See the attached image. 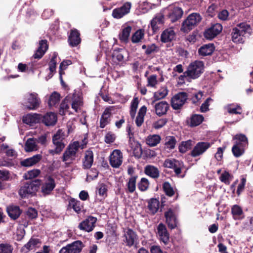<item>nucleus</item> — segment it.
Segmentation results:
<instances>
[{"label": "nucleus", "mask_w": 253, "mask_h": 253, "mask_svg": "<svg viewBox=\"0 0 253 253\" xmlns=\"http://www.w3.org/2000/svg\"><path fill=\"white\" fill-rule=\"evenodd\" d=\"M85 144L86 142L81 144L80 142L76 141L68 145L61 158L66 167H69L75 160L79 148L84 149Z\"/></svg>", "instance_id": "f257e3e1"}, {"label": "nucleus", "mask_w": 253, "mask_h": 253, "mask_svg": "<svg viewBox=\"0 0 253 253\" xmlns=\"http://www.w3.org/2000/svg\"><path fill=\"white\" fill-rule=\"evenodd\" d=\"M250 26L245 23H241L233 29L232 40L235 43H243L247 33L250 32Z\"/></svg>", "instance_id": "f03ea898"}, {"label": "nucleus", "mask_w": 253, "mask_h": 253, "mask_svg": "<svg viewBox=\"0 0 253 253\" xmlns=\"http://www.w3.org/2000/svg\"><path fill=\"white\" fill-rule=\"evenodd\" d=\"M202 16L199 13H192L188 15L183 22L181 31L188 33L195 27L202 20Z\"/></svg>", "instance_id": "7ed1b4c3"}, {"label": "nucleus", "mask_w": 253, "mask_h": 253, "mask_svg": "<svg viewBox=\"0 0 253 253\" xmlns=\"http://www.w3.org/2000/svg\"><path fill=\"white\" fill-rule=\"evenodd\" d=\"M38 96V94L35 92L27 93L24 96L23 106L29 110H36L41 103L40 99Z\"/></svg>", "instance_id": "20e7f679"}, {"label": "nucleus", "mask_w": 253, "mask_h": 253, "mask_svg": "<svg viewBox=\"0 0 253 253\" xmlns=\"http://www.w3.org/2000/svg\"><path fill=\"white\" fill-rule=\"evenodd\" d=\"M204 63L202 61H195L188 66L185 74L188 77L193 79L198 78L204 71Z\"/></svg>", "instance_id": "39448f33"}, {"label": "nucleus", "mask_w": 253, "mask_h": 253, "mask_svg": "<svg viewBox=\"0 0 253 253\" xmlns=\"http://www.w3.org/2000/svg\"><path fill=\"white\" fill-rule=\"evenodd\" d=\"M123 244L128 247L135 245L138 240V236L136 232L129 228H123L122 235Z\"/></svg>", "instance_id": "423d86ee"}, {"label": "nucleus", "mask_w": 253, "mask_h": 253, "mask_svg": "<svg viewBox=\"0 0 253 253\" xmlns=\"http://www.w3.org/2000/svg\"><path fill=\"white\" fill-rule=\"evenodd\" d=\"M83 243L79 240L62 247L59 253H80L84 248Z\"/></svg>", "instance_id": "0eeeda50"}, {"label": "nucleus", "mask_w": 253, "mask_h": 253, "mask_svg": "<svg viewBox=\"0 0 253 253\" xmlns=\"http://www.w3.org/2000/svg\"><path fill=\"white\" fill-rule=\"evenodd\" d=\"M187 97V94L183 92L176 94L171 99L172 107L175 110L179 109L185 104Z\"/></svg>", "instance_id": "6e6552de"}, {"label": "nucleus", "mask_w": 253, "mask_h": 253, "mask_svg": "<svg viewBox=\"0 0 253 253\" xmlns=\"http://www.w3.org/2000/svg\"><path fill=\"white\" fill-rule=\"evenodd\" d=\"M38 189V186L34 182L25 183L19 190V194L22 197H26L34 194Z\"/></svg>", "instance_id": "1a4fd4ad"}, {"label": "nucleus", "mask_w": 253, "mask_h": 253, "mask_svg": "<svg viewBox=\"0 0 253 253\" xmlns=\"http://www.w3.org/2000/svg\"><path fill=\"white\" fill-rule=\"evenodd\" d=\"M211 145L210 142L201 141L197 143L191 152L193 157H196L204 154Z\"/></svg>", "instance_id": "9d476101"}, {"label": "nucleus", "mask_w": 253, "mask_h": 253, "mask_svg": "<svg viewBox=\"0 0 253 253\" xmlns=\"http://www.w3.org/2000/svg\"><path fill=\"white\" fill-rule=\"evenodd\" d=\"M164 167L167 168L172 169L176 175L181 172V169L183 166L182 162L174 159H167L163 164Z\"/></svg>", "instance_id": "9b49d317"}, {"label": "nucleus", "mask_w": 253, "mask_h": 253, "mask_svg": "<svg viewBox=\"0 0 253 253\" xmlns=\"http://www.w3.org/2000/svg\"><path fill=\"white\" fill-rule=\"evenodd\" d=\"M97 218L92 216H88L79 225V228L83 231L89 232L93 230L95 227Z\"/></svg>", "instance_id": "f8f14e48"}, {"label": "nucleus", "mask_w": 253, "mask_h": 253, "mask_svg": "<svg viewBox=\"0 0 253 253\" xmlns=\"http://www.w3.org/2000/svg\"><path fill=\"white\" fill-rule=\"evenodd\" d=\"M131 6V3L129 2L125 3L121 7L115 8L113 10L112 16L116 19L122 18L129 12Z\"/></svg>", "instance_id": "ddd939ff"}, {"label": "nucleus", "mask_w": 253, "mask_h": 253, "mask_svg": "<svg viewBox=\"0 0 253 253\" xmlns=\"http://www.w3.org/2000/svg\"><path fill=\"white\" fill-rule=\"evenodd\" d=\"M111 166L115 168H119L123 162V154L119 150H114L110 156Z\"/></svg>", "instance_id": "4468645a"}, {"label": "nucleus", "mask_w": 253, "mask_h": 253, "mask_svg": "<svg viewBox=\"0 0 253 253\" xmlns=\"http://www.w3.org/2000/svg\"><path fill=\"white\" fill-rule=\"evenodd\" d=\"M222 27L221 24L216 23L207 29L204 32V37L208 40H212L222 31Z\"/></svg>", "instance_id": "2eb2a0df"}, {"label": "nucleus", "mask_w": 253, "mask_h": 253, "mask_svg": "<svg viewBox=\"0 0 253 253\" xmlns=\"http://www.w3.org/2000/svg\"><path fill=\"white\" fill-rule=\"evenodd\" d=\"M157 235L160 240L165 245H167L169 242V235L166 226L163 223H160L157 227Z\"/></svg>", "instance_id": "dca6fc26"}, {"label": "nucleus", "mask_w": 253, "mask_h": 253, "mask_svg": "<svg viewBox=\"0 0 253 253\" xmlns=\"http://www.w3.org/2000/svg\"><path fill=\"white\" fill-rule=\"evenodd\" d=\"M55 187L54 179L48 176L42 185L41 191L43 195L49 194Z\"/></svg>", "instance_id": "f3484780"}, {"label": "nucleus", "mask_w": 253, "mask_h": 253, "mask_svg": "<svg viewBox=\"0 0 253 253\" xmlns=\"http://www.w3.org/2000/svg\"><path fill=\"white\" fill-rule=\"evenodd\" d=\"M114 110V107L113 106L107 107L105 109L100 120V127L101 128L105 127L108 124H109L110 121V118L112 115V112Z\"/></svg>", "instance_id": "a211bd4d"}, {"label": "nucleus", "mask_w": 253, "mask_h": 253, "mask_svg": "<svg viewBox=\"0 0 253 253\" xmlns=\"http://www.w3.org/2000/svg\"><path fill=\"white\" fill-rule=\"evenodd\" d=\"M168 10L169 16L173 22L180 18L183 15L182 9L178 6L170 5L168 7Z\"/></svg>", "instance_id": "6ab92c4d"}, {"label": "nucleus", "mask_w": 253, "mask_h": 253, "mask_svg": "<svg viewBox=\"0 0 253 253\" xmlns=\"http://www.w3.org/2000/svg\"><path fill=\"white\" fill-rule=\"evenodd\" d=\"M69 100L71 98V106L76 112H78L83 105V99L80 93H74L71 97L68 96Z\"/></svg>", "instance_id": "aec40b11"}, {"label": "nucleus", "mask_w": 253, "mask_h": 253, "mask_svg": "<svg viewBox=\"0 0 253 253\" xmlns=\"http://www.w3.org/2000/svg\"><path fill=\"white\" fill-rule=\"evenodd\" d=\"M42 119V116L36 113H30L23 117V122L30 126L38 123Z\"/></svg>", "instance_id": "412c9836"}, {"label": "nucleus", "mask_w": 253, "mask_h": 253, "mask_svg": "<svg viewBox=\"0 0 253 253\" xmlns=\"http://www.w3.org/2000/svg\"><path fill=\"white\" fill-rule=\"evenodd\" d=\"M42 156L40 154H37L33 157L25 159L20 162V165L24 167H30L35 165L42 159Z\"/></svg>", "instance_id": "4be33fe9"}, {"label": "nucleus", "mask_w": 253, "mask_h": 253, "mask_svg": "<svg viewBox=\"0 0 253 253\" xmlns=\"http://www.w3.org/2000/svg\"><path fill=\"white\" fill-rule=\"evenodd\" d=\"M164 17L162 13L157 14L151 21V26L153 32H155L163 25Z\"/></svg>", "instance_id": "5701e85b"}, {"label": "nucleus", "mask_w": 253, "mask_h": 253, "mask_svg": "<svg viewBox=\"0 0 253 253\" xmlns=\"http://www.w3.org/2000/svg\"><path fill=\"white\" fill-rule=\"evenodd\" d=\"M93 162V152L90 150L86 151L83 160V167L85 169H89L92 165Z\"/></svg>", "instance_id": "b1692460"}, {"label": "nucleus", "mask_w": 253, "mask_h": 253, "mask_svg": "<svg viewBox=\"0 0 253 253\" xmlns=\"http://www.w3.org/2000/svg\"><path fill=\"white\" fill-rule=\"evenodd\" d=\"M48 48L46 40H41L39 42V46L36 50V53L33 56L35 59L41 58L44 54L45 52Z\"/></svg>", "instance_id": "393cba45"}, {"label": "nucleus", "mask_w": 253, "mask_h": 253, "mask_svg": "<svg viewBox=\"0 0 253 253\" xmlns=\"http://www.w3.org/2000/svg\"><path fill=\"white\" fill-rule=\"evenodd\" d=\"M165 216L169 227L174 229L176 226V219L173 211L169 209L165 212Z\"/></svg>", "instance_id": "a878e982"}, {"label": "nucleus", "mask_w": 253, "mask_h": 253, "mask_svg": "<svg viewBox=\"0 0 253 253\" xmlns=\"http://www.w3.org/2000/svg\"><path fill=\"white\" fill-rule=\"evenodd\" d=\"M132 30L131 26L127 24L124 25L122 28V31L119 34V39L121 42H127L128 41L130 32Z\"/></svg>", "instance_id": "bb28decb"}, {"label": "nucleus", "mask_w": 253, "mask_h": 253, "mask_svg": "<svg viewBox=\"0 0 253 253\" xmlns=\"http://www.w3.org/2000/svg\"><path fill=\"white\" fill-rule=\"evenodd\" d=\"M80 36V34L77 30H71L68 39L70 45L76 46L80 43L81 38Z\"/></svg>", "instance_id": "cd10ccee"}, {"label": "nucleus", "mask_w": 253, "mask_h": 253, "mask_svg": "<svg viewBox=\"0 0 253 253\" xmlns=\"http://www.w3.org/2000/svg\"><path fill=\"white\" fill-rule=\"evenodd\" d=\"M40 244L39 239L31 238L29 242L26 244L22 248V252L27 253L29 251L34 250L38 247Z\"/></svg>", "instance_id": "c85d7f7f"}, {"label": "nucleus", "mask_w": 253, "mask_h": 253, "mask_svg": "<svg viewBox=\"0 0 253 253\" xmlns=\"http://www.w3.org/2000/svg\"><path fill=\"white\" fill-rule=\"evenodd\" d=\"M215 49L213 43L206 44L200 47L198 50L199 55L206 56L211 55Z\"/></svg>", "instance_id": "c756f323"}, {"label": "nucleus", "mask_w": 253, "mask_h": 253, "mask_svg": "<svg viewBox=\"0 0 253 253\" xmlns=\"http://www.w3.org/2000/svg\"><path fill=\"white\" fill-rule=\"evenodd\" d=\"M169 108V104L166 101H161L155 105L156 113L157 115L161 116L166 114Z\"/></svg>", "instance_id": "7c9ffc66"}, {"label": "nucleus", "mask_w": 253, "mask_h": 253, "mask_svg": "<svg viewBox=\"0 0 253 253\" xmlns=\"http://www.w3.org/2000/svg\"><path fill=\"white\" fill-rule=\"evenodd\" d=\"M39 149L37 139L34 138H28L25 144V150L26 152L36 151Z\"/></svg>", "instance_id": "2f4dec72"}, {"label": "nucleus", "mask_w": 253, "mask_h": 253, "mask_svg": "<svg viewBox=\"0 0 253 253\" xmlns=\"http://www.w3.org/2000/svg\"><path fill=\"white\" fill-rule=\"evenodd\" d=\"M175 37V32L172 28L165 30L161 35V40L163 42H167L172 40Z\"/></svg>", "instance_id": "473e14b6"}, {"label": "nucleus", "mask_w": 253, "mask_h": 253, "mask_svg": "<svg viewBox=\"0 0 253 253\" xmlns=\"http://www.w3.org/2000/svg\"><path fill=\"white\" fill-rule=\"evenodd\" d=\"M42 118L43 122L46 126L54 125L57 121V116L53 112L47 113Z\"/></svg>", "instance_id": "72a5a7b5"}, {"label": "nucleus", "mask_w": 253, "mask_h": 253, "mask_svg": "<svg viewBox=\"0 0 253 253\" xmlns=\"http://www.w3.org/2000/svg\"><path fill=\"white\" fill-rule=\"evenodd\" d=\"M147 107L145 106L141 107L138 112V115L135 119V124L138 127L142 126L144 122V118L146 115Z\"/></svg>", "instance_id": "f704fd0d"}, {"label": "nucleus", "mask_w": 253, "mask_h": 253, "mask_svg": "<svg viewBox=\"0 0 253 253\" xmlns=\"http://www.w3.org/2000/svg\"><path fill=\"white\" fill-rule=\"evenodd\" d=\"M233 139L235 140L234 144L247 147L248 145V138L245 134H237L234 136Z\"/></svg>", "instance_id": "c9c22d12"}, {"label": "nucleus", "mask_w": 253, "mask_h": 253, "mask_svg": "<svg viewBox=\"0 0 253 253\" xmlns=\"http://www.w3.org/2000/svg\"><path fill=\"white\" fill-rule=\"evenodd\" d=\"M60 100V95L56 91H54L49 96L48 104L49 106H55L59 104Z\"/></svg>", "instance_id": "e433bc0d"}, {"label": "nucleus", "mask_w": 253, "mask_h": 253, "mask_svg": "<svg viewBox=\"0 0 253 253\" xmlns=\"http://www.w3.org/2000/svg\"><path fill=\"white\" fill-rule=\"evenodd\" d=\"M145 172L149 176L152 178H157L159 176V171L158 169L153 166H147L145 168Z\"/></svg>", "instance_id": "4c0bfd02"}, {"label": "nucleus", "mask_w": 253, "mask_h": 253, "mask_svg": "<svg viewBox=\"0 0 253 253\" xmlns=\"http://www.w3.org/2000/svg\"><path fill=\"white\" fill-rule=\"evenodd\" d=\"M161 138L159 135H149L146 139V143L151 147L156 146L160 143Z\"/></svg>", "instance_id": "58836bf2"}, {"label": "nucleus", "mask_w": 253, "mask_h": 253, "mask_svg": "<svg viewBox=\"0 0 253 253\" xmlns=\"http://www.w3.org/2000/svg\"><path fill=\"white\" fill-rule=\"evenodd\" d=\"M7 211L9 216L14 219L17 218L21 213L20 210L17 206H9L7 209Z\"/></svg>", "instance_id": "ea45409f"}, {"label": "nucleus", "mask_w": 253, "mask_h": 253, "mask_svg": "<svg viewBox=\"0 0 253 253\" xmlns=\"http://www.w3.org/2000/svg\"><path fill=\"white\" fill-rule=\"evenodd\" d=\"M145 32L143 29L137 30L131 37V42L133 43H138L142 41L144 37Z\"/></svg>", "instance_id": "a19ab883"}, {"label": "nucleus", "mask_w": 253, "mask_h": 253, "mask_svg": "<svg viewBox=\"0 0 253 253\" xmlns=\"http://www.w3.org/2000/svg\"><path fill=\"white\" fill-rule=\"evenodd\" d=\"M231 212L234 219L239 220L243 218V212L242 209L238 205H234L231 209Z\"/></svg>", "instance_id": "79ce46f5"}, {"label": "nucleus", "mask_w": 253, "mask_h": 253, "mask_svg": "<svg viewBox=\"0 0 253 253\" xmlns=\"http://www.w3.org/2000/svg\"><path fill=\"white\" fill-rule=\"evenodd\" d=\"M1 150L3 151L7 157L14 159L17 156V153L16 151L13 149L9 148L8 146L6 144L1 145Z\"/></svg>", "instance_id": "37998d69"}, {"label": "nucleus", "mask_w": 253, "mask_h": 253, "mask_svg": "<svg viewBox=\"0 0 253 253\" xmlns=\"http://www.w3.org/2000/svg\"><path fill=\"white\" fill-rule=\"evenodd\" d=\"M168 93V89L167 87H162L159 90L154 94V98L156 100L164 98Z\"/></svg>", "instance_id": "c03bdc74"}, {"label": "nucleus", "mask_w": 253, "mask_h": 253, "mask_svg": "<svg viewBox=\"0 0 253 253\" xmlns=\"http://www.w3.org/2000/svg\"><path fill=\"white\" fill-rule=\"evenodd\" d=\"M159 208V201L156 199H151L148 203V209L152 214L155 213Z\"/></svg>", "instance_id": "a18cd8bd"}, {"label": "nucleus", "mask_w": 253, "mask_h": 253, "mask_svg": "<svg viewBox=\"0 0 253 253\" xmlns=\"http://www.w3.org/2000/svg\"><path fill=\"white\" fill-rule=\"evenodd\" d=\"M246 147L242 145L234 144L232 147V152L235 157H239L244 153Z\"/></svg>", "instance_id": "49530a36"}, {"label": "nucleus", "mask_w": 253, "mask_h": 253, "mask_svg": "<svg viewBox=\"0 0 253 253\" xmlns=\"http://www.w3.org/2000/svg\"><path fill=\"white\" fill-rule=\"evenodd\" d=\"M57 56V53L54 52L53 53V56L51 58L49 63V70L50 71V74L48 76V79H50L52 76V73L55 71L56 69V59Z\"/></svg>", "instance_id": "de8ad7c7"}, {"label": "nucleus", "mask_w": 253, "mask_h": 253, "mask_svg": "<svg viewBox=\"0 0 253 253\" xmlns=\"http://www.w3.org/2000/svg\"><path fill=\"white\" fill-rule=\"evenodd\" d=\"M69 205L77 212L81 211L83 208L80 201L75 199H71L70 200Z\"/></svg>", "instance_id": "09e8293b"}, {"label": "nucleus", "mask_w": 253, "mask_h": 253, "mask_svg": "<svg viewBox=\"0 0 253 253\" xmlns=\"http://www.w3.org/2000/svg\"><path fill=\"white\" fill-rule=\"evenodd\" d=\"M192 145V141L191 140H188L186 141H183L179 146V151L181 153H184L188 149H190L191 148Z\"/></svg>", "instance_id": "8fccbe9b"}, {"label": "nucleus", "mask_w": 253, "mask_h": 253, "mask_svg": "<svg viewBox=\"0 0 253 253\" xmlns=\"http://www.w3.org/2000/svg\"><path fill=\"white\" fill-rule=\"evenodd\" d=\"M204 120V117L201 115H193L191 118L190 126H192L199 125Z\"/></svg>", "instance_id": "3c124183"}, {"label": "nucleus", "mask_w": 253, "mask_h": 253, "mask_svg": "<svg viewBox=\"0 0 253 253\" xmlns=\"http://www.w3.org/2000/svg\"><path fill=\"white\" fill-rule=\"evenodd\" d=\"M176 143V139L173 136H168L165 140V145L169 149H173L174 148Z\"/></svg>", "instance_id": "603ef678"}, {"label": "nucleus", "mask_w": 253, "mask_h": 253, "mask_svg": "<svg viewBox=\"0 0 253 253\" xmlns=\"http://www.w3.org/2000/svg\"><path fill=\"white\" fill-rule=\"evenodd\" d=\"M136 179L135 176L131 177L126 184L127 186V191L129 193H133L136 188Z\"/></svg>", "instance_id": "864d4df0"}, {"label": "nucleus", "mask_w": 253, "mask_h": 253, "mask_svg": "<svg viewBox=\"0 0 253 253\" xmlns=\"http://www.w3.org/2000/svg\"><path fill=\"white\" fill-rule=\"evenodd\" d=\"M13 248L12 245L8 243H1L0 244V253H12Z\"/></svg>", "instance_id": "5fc2aeb1"}, {"label": "nucleus", "mask_w": 253, "mask_h": 253, "mask_svg": "<svg viewBox=\"0 0 253 253\" xmlns=\"http://www.w3.org/2000/svg\"><path fill=\"white\" fill-rule=\"evenodd\" d=\"M227 110L230 114H241V108L240 106L230 104L226 107Z\"/></svg>", "instance_id": "6e6d98bb"}, {"label": "nucleus", "mask_w": 253, "mask_h": 253, "mask_svg": "<svg viewBox=\"0 0 253 253\" xmlns=\"http://www.w3.org/2000/svg\"><path fill=\"white\" fill-rule=\"evenodd\" d=\"M142 49H145V53L147 55H149L155 52L157 50V47L155 44H151L149 45H143Z\"/></svg>", "instance_id": "4d7b16f0"}, {"label": "nucleus", "mask_w": 253, "mask_h": 253, "mask_svg": "<svg viewBox=\"0 0 253 253\" xmlns=\"http://www.w3.org/2000/svg\"><path fill=\"white\" fill-rule=\"evenodd\" d=\"M163 189L167 195L172 196L174 194V191L170 184L168 182H165L163 184Z\"/></svg>", "instance_id": "13d9d810"}, {"label": "nucleus", "mask_w": 253, "mask_h": 253, "mask_svg": "<svg viewBox=\"0 0 253 253\" xmlns=\"http://www.w3.org/2000/svg\"><path fill=\"white\" fill-rule=\"evenodd\" d=\"M40 170L39 169H35L28 171L25 174V177L26 179H33L37 177L40 174Z\"/></svg>", "instance_id": "bf43d9fd"}, {"label": "nucleus", "mask_w": 253, "mask_h": 253, "mask_svg": "<svg viewBox=\"0 0 253 253\" xmlns=\"http://www.w3.org/2000/svg\"><path fill=\"white\" fill-rule=\"evenodd\" d=\"M149 186V182L147 179L142 178L140 182L138 183V188L142 191L146 190Z\"/></svg>", "instance_id": "052dcab7"}, {"label": "nucleus", "mask_w": 253, "mask_h": 253, "mask_svg": "<svg viewBox=\"0 0 253 253\" xmlns=\"http://www.w3.org/2000/svg\"><path fill=\"white\" fill-rule=\"evenodd\" d=\"M147 86L151 87H155L158 84L157 76L156 75H152L147 78Z\"/></svg>", "instance_id": "680f3d73"}, {"label": "nucleus", "mask_w": 253, "mask_h": 253, "mask_svg": "<svg viewBox=\"0 0 253 253\" xmlns=\"http://www.w3.org/2000/svg\"><path fill=\"white\" fill-rule=\"evenodd\" d=\"M167 120L166 119H161L155 122L153 124V127L155 129H160L164 126L167 123Z\"/></svg>", "instance_id": "e2e57ef3"}, {"label": "nucleus", "mask_w": 253, "mask_h": 253, "mask_svg": "<svg viewBox=\"0 0 253 253\" xmlns=\"http://www.w3.org/2000/svg\"><path fill=\"white\" fill-rule=\"evenodd\" d=\"M53 143L55 147V149H56L57 152L60 153L64 148L65 147V144L63 143L62 141H57V140H52Z\"/></svg>", "instance_id": "0e129e2a"}, {"label": "nucleus", "mask_w": 253, "mask_h": 253, "mask_svg": "<svg viewBox=\"0 0 253 253\" xmlns=\"http://www.w3.org/2000/svg\"><path fill=\"white\" fill-rule=\"evenodd\" d=\"M212 101V99L209 97L203 103L200 108V110L202 112H205L209 110V103Z\"/></svg>", "instance_id": "69168bd1"}, {"label": "nucleus", "mask_w": 253, "mask_h": 253, "mask_svg": "<svg viewBox=\"0 0 253 253\" xmlns=\"http://www.w3.org/2000/svg\"><path fill=\"white\" fill-rule=\"evenodd\" d=\"M27 215L29 218L34 219L37 217L38 212L37 210L34 208H30L27 211Z\"/></svg>", "instance_id": "338daca9"}, {"label": "nucleus", "mask_w": 253, "mask_h": 253, "mask_svg": "<svg viewBox=\"0 0 253 253\" xmlns=\"http://www.w3.org/2000/svg\"><path fill=\"white\" fill-rule=\"evenodd\" d=\"M64 132L62 130L59 129L57 131L56 134H55L52 138V140H57L62 141L64 139Z\"/></svg>", "instance_id": "774afa93"}]
</instances>
